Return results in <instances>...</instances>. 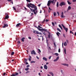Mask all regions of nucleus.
<instances>
[{
	"instance_id": "nucleus-54",
	"label": "nucleus",
	"mask_w": 76,
	"mask_h": 76,
	"mask_svg": "<svg viewBox=\"0 0 76 76\" xmlns=\"http://www.w3.org/2000/svg\"><path fill=\"white\" fill-rule=\"evenodd\" d=\"M18 44H20V41H18Z\"/></svg>"
},
{
	"instance_id": "nucleus-39",
	"label": "nucleus",
	"mask_w": 76,
	"mask_h": 76,
	"mask_svg": "<svg viewBox=\"0 0 76 76\" xmlns=\"http://www.w3.org/2000/svg\"><path fill=\"white\" fill-rule=\"evenodd\" d=\"M15 74H12L11 75V76H15Z\"/></svg>"
},
{
	"instance_id": "nucleus-37",
	"label": "nucleus",
	"mask_w": 76,
	"mask_h": 76,
	"mask_svg": "<svg viewBox=\"0 0 76 76\" xmlns=\"http://www.w3.org/2000/svg\"><path fill=\"white\" fill-rule=\"evenodd\" d=\"M8 61L9 62V63H10L11 62V61L9 60V59H8Z\"/></svg>"
},
{
	"instance_id": "nucleus-15",
	"label": "nucleus",
	"mask_w": 76,
	"mask_h": 76,
	"mask_svg": "<svg viewBox=\"0 0 76 76\" xmlns=\"http://www.w3.org/2000/svg\"><path fill=\"white\" fill-rule=\"evenodd\" d=\"M61 14V17L62 18H64V17H65V16H64V15H63V12H62Z\"/></svg>"
},
{
	"instance_id": "nucleus-62",
	"label": "nucleus",
	"mask_w": 76,
	"mask_h": 76,
	"mask_svg": "<svg viewBox=\"0 0 76 76\" xmlns=\"http://www.w3.org/2000/svg\"><path fill=\"white\" fill-rule=\"evenodd\" d=\"M26 64H28V62H26Z\"/></svg>"
},
{
	"instance_id": "nucleus-5",
	"label": "nucleus",
	"mask_w": 76,
	"mask_h": 76,
	"mask_svg": "<svg viewBox=\"0 0 76 76\" xmlns=\"http://www.w3.org/2000/svg\"><path fill=\"white\" fill-rule=\"evenodd\" d=\"M64 5H66V3L64 2H61L59 4L60 6H61V7H62V6H64Z\"/></svg>"
},
{
	"instance_id": "nucleus-18",
	"label": "nucleus",
	"mask_w": 76,
	"mask_h": 76,
	"mask_svg": "<svg viewBox=\"0 0 76 76\" xmlns=\"http://www.w3.org/2000/svg\"><path fill=\"white\" fill-rule=\"evenodd\" d=\"M25 39V37H23L21 39V40L22 41V42H24V39Z\"/></svg>"
},
{
	"instance_id": "nucleus-40",
	"label": "nucleus",
	"mask_w": 76,
	"mask_h": 76,
	"mask_svg": "<svg viewBox=\"0 0 76 76\" xmlns=\"http://www.w3.org/2000/svg\"><path fill=\"white\" fill-rule=\"evenodd\" d=\"M50 2H51V3H52V4H53V3H54V2L53 1H50Z\"/></svg>"
},
{
	"instance_id": "nucleus-13",
	"label": "nucleus",
	"mask_w": 76,
	"mask_h": 76,
	"mask_svg": "<svg viewBox=\"0 0 76 76\" xmlns=\"http://www.w3.org/2000/svg\"><path fill=\"white\" fill-rule=\"evenodd\" d=\"M9 18V15H8V14H7V15L5 16V19H7Z\"/></svg>"
},
{
	"instance_id": "nucleus-11",
	"label": "nucleus",
	"mask_w": 76,
	"mask_h": 76,
	"mask_svg": "<svg viewBox=\"0 0 76 76\" xmlns=\"http://www.w3.org/2000/svg\"><path fill=\"white\" fill-rule=\"evenodd\" d=\"M20 25H21V24L20 23H18L16 26V27H19V26H20Z\"/></svg>"
},
{
	"instance_id": "nucleus-34",
	"label": "nucleus",
	"mask_w": 76,
	"mask_h": 76,
	"mask_svg": "<svg viewBox=\"0 0 76 76\" xmlns=\"http://www.w3.org/2000/svg\"><path fill=\"white\" fill-rule=\"evenodd\" d=\"M66 41L67 44H69V41H68V40L67 39H66Z\"/></svg>"
},
{
	"instance_id": "nucleus-19",
	"label": "nucleus",
	"mask_w": 76,
	"mask_h": 76,
	"mask_svg": "<svg viewBox=\"0 0 76 76\" xmlns=\"http://www.w3.org/2000/svg\"><path fill=\"white\" fill-rule=\"evenodd\" d=\"M57 31H59V32H61V30H60V29H59L58 28H57Z\"/></svg>"
},
{
	"instance_id": "nucleus-25",
	"label": "nucleus",
	"mask_w": 76,
	"mask_h": 76,
	"mask_svg": "<svg viewBox=\"0 0 76 76\" xmlns=\"http://www.w3.org/2000/svg\"><path fill=\"white\" fill-rule=\"evenodd\" d=\"M58 26H59V27H60V28L62 30V27H61V25H60V24H59V25H58Z\"/></svg>"
},
{
	"instance_id": "nucleus-7",
	"label": "nucleus",
	"mask_w": 76,
	"mask_h": 76,
	"mask_svg": "<svg viewBox=\"0 0 76 76\" xmlns=\"http://www.w3.org/2000/svg\"><path fill=\"white\" fill-rule=\"evenodd\" d=\"M51 1L50 0L48 2V3L47 4V5L48 6H50V4H51Z\"/></svg>"
},
{
	"instance_id": "nucleus-8",
	"label": "nucleus",
	"mask_w": 76,
	"mask_h": 76,
	"mask_svg": "<svg viewBox=\"0 0 76 76\" xmlns=\"http://www.w3.org/2000/svg\"><path fill=\"white\" fill-rule=\"evenodd\" d=\"M44 68L46 70H47V69L48 68V66H47L46 65H44Z\"/></svg>"
},
{
	"instance_id": "nucleus-30",
	"label": "nucleus",
	"mask_w": 76,
	"mask_h": 76,
	"mask_svg": "<svg viewBox=\"0 0 76 76\" xmlns=\"http://www.w3.org/2000/svg\"><path fill=\"white\" fill-rule=\"evenodd\" d=\"M59 59V56H58L56 58V59L57 60H58V59Z\"/></svg>"
},
{
	"instance_id": "nucleus-28",
	"label": "nucleus",
	"mask_w": 76,
	"mask_h": 76,
	"mask_svg": "<svg viewBox=\"0 0 76 76\" xmlns=\"http://www.w3.org/2000/svg\"><path fill=\"white\" fill-rule=\"evenodd\" d=\"M56 6L57 7H58V2H57V3Z\"/></svg>"
},
{
	"instance_id": "nucleus-2",
	"label": "nucleus",
	"mask_w": 76,
	"mask_h": 76,
	"mask_svg": "<svg viewBox=\"0 0 76 76\" xmlns=\"http://www.w3.org/2000/svg\"><path fill=\"white\" fill-rule=\"evenodd\" d=\"M3 24L4 25L3 26V28H6V27H7L8 26V25H7V24H6V22L5 21L3 22Z\"/></svg>"
},
{
	"instance_id": "nucleus-14",
	"label": "nucleus",
	"mask_w": 76,
	"mask_h": 76,
	"mask_svg": "<svg viewBox=\"0 0 76 76\" xmlns=\"http://www.w3.org/2000/svg\"><path fill=\"white\" fill-rule=\"evenodd\" d=\"M49 74H50V75H51V76H54V74H53V73L51 72H49Z\"/></svg>"
},
{
	"instance_id": "nucleus-26",
	"label": "nucleus",
	"mask_w": 76,
	"mask_h": 76,
	"mask_svg": "<svg viewBox=\"0 0 76 76\" xmlns=\"http://www.w3.org/2000/svg\"><path fill=\"white\" fill-rule=\"evenodd\" d=\"M53 15L54 16H56V13L54 12L53 13Z\"/></svg>"
},
{
	"instance_id": "nucleus-55",
	"label": "nucleus",
	"mask_w": 76,
	"mask_h": 76,
	"mask_svg": "<svg viewBox=\"0 0 76 76\" xmlns=\"http://www.w3.org/2000/svg\"><path fill=\"white\" fill-rule=\"evenodd\" d=\"M41 69H43V67H42V66H41L40 67Z\"/></svg>"
},
{
	"instance_id": "nucleus-47",
	"label": "nucleus",
	"mask_w": 76,
	"mask_h": 76,
	"mask_svg": "<svg viewBox=\"0 0 76 76\" xmlns=\"http://www.w3.org/2000/svg\"><path fill=\"white\" fill-rule=\"evenodd\" d=\"M28 39H31V37H28Z\"/></svg>"
},
{
	"instance_id": "nucleus-33",
	"label": "nucleus",
	"mask_w": 76,
	"mask_h": 76,
	"mask_svg": "<svg viewBox=\"0 0 76 76\" xmlns=\"http://www.w3.org/2000/svg\"><path fill=\"white\" fill-rule=\"evenodd\" d=\"M27 1H28V2H29V3H30L31 2V1L30 0H26Z\"/></svg>"
},
{
	"instance_id": "nucleus-24",
	"label": "nucleus",
	"mask_w": 76,
	"mask_h": 76,
	"mask_svg": "<svg viewBox=\"0 0 76 76\" xmlns=\"http://www.w3.org/2000/svg\"><path fill=\"white\" fill-rule=\"evenodd\" d=\"M54 54H55V55H56V56H58L59 54H58V53H55Z\"/></svg>"
},
{
	"instance_id": "nucleus-60",
	"label": "nucleus",
	"mask_w": 76,
	"mask_h": 76,
	"mask_svg": "<svg viewBox=\"0 0 76 76\" xmlns=\"http://www.w3.org/2000/svg\"><path fill=\"white\" fill-rule=\"evenodd\" d=\"M51 57V56H50V57H49V59H50Z\"/></svg>"
},
{
	"instance_id": "nucleus-21",
	"label": "nucleus",
	"mask_w": 76,
	"mask_h": 76,
	"mask_svg": "<svg viewBox=\"0 0 76 76\" xmlns=\"http://www.w3.org/2000/svg\"><path fill=\"white\" fill-rule=\"evenodd\" d=\"M64 46H66L67 45V43L66 42H65L64 43Z\"/></svg>"
},
{
	"instance_id": "nucleus-6",
	"label": "nucleus",
	"mask_w": 76,
	"mask_h": 76,
	"mask_svg": "<svg viewBox=\"0 0 76 76\" xmlns=\"http://www.w3.org/2000/svg\"><path fill=\"white\" fill-rule=\"evenodd\" d=\"M31 54H34V55H35L36 54V53H35V52L34 50H33L31 52Z\"/></svg>"
},
{
	"instance_id": "nucleus-57",
	"label": "nucleus",
	"mask_w": 76,
	"mask_h": 76,
	"mask_svg": "<svg viewBox=\"0 0 76 76\" xmlns=\"http://www.w3.org/2000/svg\"><path fill=\"white\" fill-rule=\"evenodd\" d=\"M34 15V13H31V16H32V15Z\"/></svg>"
},
{
	"instance_id": "nucleus-12",
	"label": "nucleus",
	"mask_w": 76,
	"mask_h": 76,
	"mask_svg": "<svg viewBox=\"0 0 76 76\" xmlns=\"http://www.w3.org/2000/svg\"><path fill=\"white\" fill-rule=\"evenodd\" d=\"M61 34L59 33V32L57 31L56 32V35H57V36H58V37H59V35H60Z\"/></svg>"
},
{
	"instance_id": "nucleus-38",
	"label": "nucleus",
	"mask_w": 76,
	"mask_h": 76,
	"mask_svg": "<svg viewBox=\"0 0 76 76\" xmlns=\"http://www.w3.org/2000/svg\"><path fill=\"white\" fill-rule=\"evenodd\" d=\"M35 63V61H31V63Z\"/></svg>"
},
{
	"instance_id": "nucleus-16",
	"label": "nucleus",
	"mask_w": 76,
	"mask_h": 76,
	"mask_svg": "<svg viewBox=\"0 0 76 76\" xmlns=\"http://www.w3.org/2000/svg\"><path fill=\"white\" fill-rule=\"evenodd\" d=\"M70 9H71V7L69 6L68 7V9L67 10V12H68V11L70 10Z\"/></svg>"
},
{
	"instance_id": "nucleus-1",
	"label": "nucleus",
	"mask_w": 76,
	"mask_h": 76,
	"mask_svg": "<svg viewBox=\"0 0 76 76\" xmlns=\"http://www.w3.org/2000/svg\"><path fill=\"white\" fill-rule=\"evenodd\" d=\"M27 6L30 9L31 12L32 11V12H34V15H37L38 13V11L37 10V8L34 4L30 3L27 5Z\"/></svg>"
},
{
	"instance_id": "nucleus-36",
	"label": "nucleus",
	"mask_w": 76,
	"mask_h": 76,
	"mask_svg": "<svg viewBox=\"0 0 76 76\" xmlns=\"http://www.w3.org/2000/svg\"><path fill=\"white\" fill-rule=\"evenodd\" d=\"M63 37H64V38H66V36H65V35L64 34H63Z\"/></svg>"
},
{
	"instance_id": "nucleus-63",
	"label": "nucleus",
	"mask_w": 76,
	"mask_h": 76,
	"mask_svg": "<svg viewBox=\"0 0 76 76\" xmlns=\"http://www.w3.org/2000/svg\"><path fill=\"white\" fill-rule=\"evenodd\" d=\"M25 60L26 61H27V59H25Z\"/></svg>"
},
{
	"instance_id": "nucleus-29",
	"label": "nucleus",
	"mask_w": 76,
	"mask_h": 76,
	"mask_svg": "<svg viewBox=\"0 0 76 76\" xmlns=\"http://www.w3.org/2000/svg\"><path fill=\"white\" fill-rule=\"evenodd\" d=\"M64 52L65 54H66V48H64Z\"/></svg>"
},
{
	"instance_id": "nucleus-49",
	"label": "nucleus",
	"mask_w": 76,
	"mask_h": 76,
	"mask_svg": "<svg viewBox=\"0 0 76 76\" xmlns=\"http://www.w3.org/2000/svg\"><path fill=\"white\" fill-rule=\"evenodd\" d=\"M76 1V0H73L72 1H73V2H75Z\"/></svg>"
},
{
	"instance_id": "nucleus-3",
	"label": "nucleus",
	"mask_w": 76,
	"mask_h": 76,
	"mask_svg": "<svg viewBox=\"0 0 76 76\" xmlns=\"http://www.w3.org/2000/svg\"><path fill=\"white\" fill-rule=\"evenodd\" d=\"M37 29H38L39 31H41L42 32H43V31H47V29H45L44 28L41 29V28H37Z\"/></svg>"
},
{
	"instance_id": "nucleus-17",
	"label": "nucleus",
	"mask_w": 76,
	"mask_h": 76,
	"mask_svg": "<svg viewBox=\"0 0 76 76\" xmlns=\"http://www.w3.org/2000/svg\"><path fill=\"white\" fill-rule=\"evenodd\" d=\"M43 60H44L45 61H47V59L45 57H44L43 58Z\"/></svg>"
},
{
	"instance_id": "nucleus-58",
	"label": "nucleus",
	"mask_w": 76,
	"mask_h": 76,
	"mask_svg": "<svg viewBox=\"0 0 76 76\" xmlns=\"http://www.w3.org/2000/svg\"><path fill=\"white\" fill-rule=\"evenodd\" d=\"M39 76H41V73H40V72L39 73Z\"/></svg>"
},
{
	"instance_id": "nucleus-27",
	"label": "nucleus",
	"mask_w": 76,
	"mask_h": 76,
	"mask_svg": "<svg viewBox=\"0 0 76 76\" xmlns=\"http://www.w3.org/2000/svg\"><path fill=\"white\" fill-rule=\"evenodd\" d=\"M67 1L68 2V4H72V3H70L69 1Z\"/></svg>"
},
{
	"instance_id": "nucleus-9",
	"label": "nucleus",
	"mask_w": 76,
	"mask_h": 76,
	"mask_svg": "<svg viewBox=\"0 0 76 76\" xmlns=\"http://www.w3.org/2000/svg\"><path fill=\"white\" fill-rule=\"evenodd\" d=\"M61 65H63L64 66H67V67H68V66H69V64H62Z\"/></svg>"
},
{
	"instance_id": "nucleus-23",
	"label": "nucleus",
	"mask_w": 76,
	"mask_h": 76,
	"mask_svg": "<svg viewBox=\"0 0 76 76\" xmlns=\"http://www.w3.org/2000/svg\"><path fill=\"white\" fill-rule=\"evenodd\" d=\"M29 58H28L29 61H31V56H29Z\"/></svg>"
},
{
	"instance_id": "nucleus-41",
	"label": "nucleus",
	"mask_w": 76,
	"mask_h": 76,
	"mask_svg": "<svg viewBox=\"0 0 76 76\" xmlns=\"http://www.w3.org/2000/svg\"><path fill=\"white\" fill-rule=\"evenodd\" d=\"M58 51L59 53H60V48L59 49Z\"/></svg>"
},
{
	"instance_id": "nucleus-52",
	"label": "nucleus",
	"mask_w": 76,
	"mask_h": 76,
	"mask_svg": "<svg viewBox=\"0 0 76 76\" xmlns=\"http://www.w3.org/2000/svg\"><path fill=\"white\" fill-rule=\"evenodd\" d=\"M45 22V19H44V20H43L42 21V23H44V22Z\"/></svg>"
},
{
	"instance_id": "nucleus-59",
	"label": "nucleus",
	"mask_w": 76,
	"mask_h": 76,
	"mask_svg": "<svg viewBox=\"0 0 76 76\" xmlns=\"http://www.w3.org/2000/svg\"><path fill=\"white\" fill-rule=\"evenodd\" d=\"M36 57L37 59H39V57H38L37 56Z\"/></svg>"
},
{
	"instance_id": "nucleus-20",
	"label": "nucleus",
	"mask_w": 76,
	"mask_h": 76,
	"mask_svg": "<svg viewBox=\"0 0 76 76\" xmlns=\"http://www.w3.org/2000/svg\"><path fill=\"white\" fill-rule=\"evenodd\" d=\"M15 54V53L14 52H12L11 53V55L12 56H13V55H14Z\"/></svg>"
},
{
	"instance_id": "nucleus-44",
	"label": "nucleus",
	"mask_w": 76,
	"mask_h": 76,
	"mask_svg": "<svg viewBox=\"0 0 76 76\" xmlns=\"http://www.w3.org/2000/svg\"><path fill=\"white\" fill-rule=\"evenodd\" d=\"M48 40H46V42L48 44Z\"/></svg>"
},
{
	"instance_id": "nucleus-22",
	"label": "nucleus",
	"mask_w": 76,
	"mask_h": 76,
	"mask_svg": "<svg viewBox=\"0 0 76 76\" xmlns=\"http://www.w3.org/2000/svg\"><path fill=\"white\" fill-rule=\"evenodd\" d=\"M29 68H27L25 69V70L26 71H28V70H29Z\"/></svg>"
},
{
	"instance_id": "nucleus-53",
	"label": "nucleus",
	"mask_w": 76,
	"mask_h": 76,
	"mask_svg": "<svg viewBox=\"0 0 76 76\" xmlns=\"http://www.w3.org/2000/svg\"><path fill=\"white\" fill-rule=\"evenodd\" d=\"M48 38H50V35H48Z\"/></svg>"
},
{
	"instance_id": "nucleus-42",
	"label": "nucleus",
	"mask_w": 76,
	"mask_h": 76,
	"mask_svg": "<svg viewBox=\"0 0 76 76\" xmlns=\"http://www.w3.org/2000/svg\"><path fill=\"white\" fill-rule=\"evenodd\" d=\"M57 61V60L56 59H55L54 60V61Z\"/></svg>"
},
{
	"instance_id": "nucleus-61",
	"label": "nucleus",
	"mask_w": 76,
	"mask_h": 76,
	"mask_svg": "<svg viewBox=\"0 0 76 76\" xmlns=\"http://www.w3.org/2000/svg\"><path fill=\"white\" fill-rule=\"evenodd\" d=\"M38 6H41V4L38 5Z\"/></svg>"
},
{
	"instance_id": "nucleus-43",
	"label": "nucleus",
	"mask_w": 76,
	"mask_h": 76,
	"mask_svg": "<svg viewBox=\"0 0 76 76\" xmlns=\"http://www.w3.org/2000/svg\"><path fill=\"white\" fill-rule=\"evenodd\" d=\"M38 27L39 28H42V27L40 26H38Z\"/></svg>"
},
{
	"instance_id": "nucleus-56",
	"label": "nucleus",
	"mask_w": 76,
	"mask_h": 76,
	"mask_svg": "<svg viewBox=\"0 0 76 76\" xmlns=\"http://www.w3.org/2000/svg\"><path fill=\"white\" fill-rule=\"evenodd\" d=\"M57 14H58V16H59V12H57Z\"/></svg>"
},
{
	"instance_id": "nucleus-32",
	"label": "nucleus",
	"mask_w": 76,
	"mask_h": 76,
	"mask_svg": "<svg viewBox=\"0 0 76 76\" xmlns=\"http://www.w3.org/2000/svg\"><path fill=\"white\" fill-rule=\"evenodd\" d=\"M15 76H16V75H19V73H16L15 74Z\"/></svg>"
},
{
	"instance_id": "nucleus-46",
	"label": "nucleus",
	"mask_w": 76,
	"mask_h": 76,
	"mask_svg": "<svg viewBox=\"0 0 76 76\" xmlns=\"http://www.w3.org/2000/svg\"><path fill=\"white\" fill-rule=\"evenodd\" d=\"M30 66L29 65H27V66H26V67H29Z\"/></svg>"
},
{
	"instance_id": "nucleus-51",
	"label": "nucleus",
	"mask_w": 76,
	"mask_h": 76,
	"mask_svg": "<svg viewBox=\"0 0 76 76\" xmlns=\"http://www.w3.org/2000/svg\"><path fill=\"white\" fill-rule=\"evenodd\" d=\"M54 45L55 47H56V44L55 43V42H54Z\"/></svg>"
},
{
	"instance_id": "nucleus-64",
	"label": "nucleus",
	"mask_w": 76,
	"mask_h": 76,
	"mask_svg": "<svg viewBox=\"0 0 76 76\" xmlns=\"http://www.w3.org/2000/svg\"><path fill=\"white\" fill-rule=\"evenodd\" d=\"M75 36H76V32H75Z\"/></svg>"
},
{
	"instance_id": "nucleus-48",
	"label": "nucleus",
	"mask_w": 76,
	"mask_h": 76,
	"mask_svg": "<svg viewBox=\"0 0 76 76\" xmlns=\"http://www.w3.org/2000/svg\"><path fill=\"white\" fill-rule=\"evenodd\" d=\"M38 50L39 51V52H40V53H41V50H40V49H38Z\"/></svg>"
},
{
	"instance_id": "nucleus-10",
	"label": "nucleus",
	"mask_w": 76,
	"mask_h": 76,
	"mask_svg": "<svg viewBox=\"0 0 76 76\" xmlns=\"http://www.w3.org/2000/svg\"><path fill=\"white\" fill-rule=\"evenodd\" d=\"M33 33L34 34H39V32L37 31H34Z\"/></svg>"
},
{
	"instance_id": "nucleus-35",
	"label": "nucleus",
	"mask_w": 76,
	"mask_h": 76,
	"mask_svg": "<svg viewBox=\"0 0 76 76\" xmlns=\"http://www.w3.org/2000/svg\"><path fill=\"white\" fill-rule=\"evenodd\" d=\"M13 9H14V10H16V8H15V7H13Z\"/></svg>"
},
{
	"instance_id": "nucleus-50",
	"label": "nucleus",
	"mask_w": 76,
	"mask_h": 76,
	"mask_svg": "<svg viewBox=\"0 0 76 76\" xmlns=\"http://www.w3.org/2000/svg\"><path fill=\"white\" fill-rule=\"evenodd\" d=\"M70 33H72V34H73V32H72V31H70Z\"/></svg>"
},
{
	"instance_id": "nucleus-31",
	"label": "nucleus",
	"mask_w": 76,
	"mask_h": 76,
	"mask_svg": "<svg viewBox=\"0 0 76 76\" xmlns=\"http://www.w3.org/2000/svg\"><path fill=\"white\" fill-rule=\"evenodd\" d=\"M52 24L53 26H55V24H54V23L52 22Z\"/></svg>"
},
{
	"instance_id": "nucleus-45",
	"label": "nucleus",
	"mask_w": 76,
	"mask_h": 76,
	"mask_svg": "<svg viewBox=\"0 0 76 76\" xmlns=\"http://www.w3.org/2000/svg\"><path fill=\"white\" fill-rule=\"evenodd\" d=\"M49 20H48V19H46L45 20V21L47 22H48V21H49Z\"/></svg>"
},
{
	"instance_id": "nucleus-4",
	"label": "nucleus",
	"mask_w": 76,
	"mask_h": 76,
	"mask_svg": "<svg viewBox=\"0 0 76 76\" xmlns=\"http://www.w3.org/2000/svg\"><path fill=\"white\" fill-rule=\"evenodd\" d=\"M61 25H62V26L63 27L64 29V30H65L66 32H67V31H68V28H66L65 27V26H64V25H63V24H62Z\"/></svg>"
}]
</instances>
